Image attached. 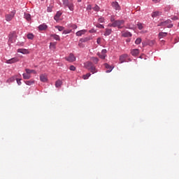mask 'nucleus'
I'll return each mask as SVG.
<instances>
[{"label":"nucleus","instance_id":"obj_52","mask_svg":"<svg viewBox=\"0 0 179 179\" xmlns=\"http://www.w3.org/2000/svg\"><path fill=\"white\" fill-rule=\"evenodd\" d=\"M155 3H157V2H160V0H152Z\"/></svg>","mask_w":179,"mask_h":179},{"label":"nucleus","instance_id":"obj_20","mask_svg":"<svg viewBox=\"0 0 179 179\" xmlns=\"http://www.w3.org/2000/svg\"><path fill=\"white\" fill-rule=\"evenodd\" d=\"M111 33H113V29L106 28L105 33L103 34V36H110V34H111Z\"/></svg>","mask_w":179,"mask_h":179},{"label":"nucleus","instance_id":"obj_40","mask_svg":"<svg viewBox=\"0 0 179 179\" xmlns=\"http://www.w3.org/2000/svg\"><path fill=\"white\" fill-rule=\"evenodd\" d=\"M98 22H99V23H104V22H105L104 17H99V18L98 19Z\"/></svg>","mask_w":179,"mask_h":179},{"label":"nucleus","instance_id":"obj_4","mask_svg":"<svg viewBox=\"0 0 179 179\" xmlns=\"http://www.w3.org/2000/svg\"><path fill=\"white\" fill-rule=\"evenodd\" d=\"M15 15H16V10H13L9 14H6L5 15L6 22H10L15 17Z\"/></svg>","mask_w":179,"mask_h":179},{"label":"nucleus","instance_id":"obj_36","mask_svg":"<svg viewBox=\"0 0 179 179\" xmlns=\"http://www.w3.org/2000/svg\"><path fill=\"white\" fill-rule=\"evenodd\" d=\"M92 62H94V64H98L99 62V58L97 57H92Z\"/></svg>","mask_w":179,"mask_h":179},{"label":"nucleus","instance_id":"obj_7","mask_svg":"<svg viewBox=\"0 0 179 179\" xmlns=\"http://www.w3.org/2000/svg\"><path fill=\"white\" fill-rule=\"evenodd\" d=\"M66 61H68V62H73L76 61V57L73 54L71 53L69 57L65 58Z\"/></svg>","mask_w":179,"mask_h":179},{"label":"nucleus","instance_id":"obj_11","mask_svg":"<svg viewBox=\"0 0 179 179\" xmlns=\"http://www.w3.org/2000/svg\"><path fill=\"white\" fill-rule=\"evenodd\" d=\"M104 66L106 69H108L106 71V73H110V72H111V71H113V69H114V67H112L111 66H110L108 64H104Z\"/></svg>","mask_w":179,"mask_h":179},{"label":"nucleus","instance_id":"obj_49","mask_svg":"<svg viewBox=\"0 0 179 179\" xmlns=\"http://www.w3.org/2000/svg\"><path fill=\"white\" fill-rule=\"evenodd\" d=\"M17 83L19 86H20V85H22V82L20 81V79H17Z\"/></svg>","mask_w":179,"mask_h":179},{"label":"nucleus","instance_id":"obj_22","mask_svg":"<svg viewBox=\"0 0 179 179\" xmlns=\"http://www.w3.org/2000/svg\"><path fill=\"white\" fill-rule=\"evenodd\" d=\"M62 15V13L58 11L54 17L55 20H59Z\"/></svg>","mask_w":179,"mask_h":179},{"label":"nucleus","instance_id":"obj_39","mask_svg":"<svg viewBox=\"0 0 179 179\" xmlns=\"http://www.w3.org/2000/svg\"><path fill=\"white\" fill-rule=\"evenodd\" d=\"M71 29H66L63 31L62 34H69V33H71Z\"/></svg>","mask_w":179,"mask_h":179},{"label":"nucleus","instance_id":"obj_32","mask_svg":"<svg viewBox=\"0 0 179 179\" xmlns=\"http://www.w3.org/2000/svg\"><path fill=\"white\" fill-rule=\"evenodd\" d=\"M27 37L29 40H33V38H34V35H33V34H29L27 35Z\"/></svg>","mask_w":179,"mask_h":179},{"label":"nucleus","instance_id":"obj_24","mask_svg":"<svg viewBox=\"0 0 179 179\" xmlns=\"http://www.w3.org/2000/svg\"><path fill=\"white\" fill-rule=\"evenodd\" d=\"M51 37H52V38H54L57 41H59L61 40V38L59 37V36H58L57 34H52Z\"/></svg>","mask_w":179,"mask_h":179},{"label":"nucleus","instance_id":"obj_17","mask_svg":"<svg viewBox=\"0 0 179 179\" xmlns=\"http://www.w3.org/2000/svg\"><path fill=\"white\" fill-rule=\"evenodd\" d=\"M160 15H162V12L160 11H154L151 15L152 17H158Z\"/></svg>","mask_w":179,"mask_h":179},{"label":"nucleus","instance_id":"obj_45","mask_svg":"<svg viewBox=\"0 0 179 179\" xmlns=\"http://www.w3.org/2000/svg\"><path fill=\"white\" fill-rule=\"evenodd\" d=\"M47 12H52V7H48Z\"/></svg>","mask_w":179,"mask_h":179},{"label":"nucleus","instance_id":"obj_55","mask_svg":"<svg viewBox=\"0 0 179 179\" xmlns=\"http://www.w3.org/2000/svg\"><path fill=\"white\" fill-rule=\"evenodd\" d=\"M127 29H132V27H127Z\"/></svg>","mask_w":179,"mask_h":179},{"label":"nucleus","instance_id":"obj_41","mask_svg":"<svg viewBox=\"0 0 179 179\" xmlns=\"http://www.w3.org/2000/svg\"><path fill=\"white\" fill-rule=\"evenodd\" d=\"M96 27H98V29H104V25L101 24H98L96 25Z\"/></svg>","mask_w":179,"mask_h":179},{"label":"nucleus","instance_id":"obj_31","mask_svg":"<svg viewBox=\"0 0 179 179\" xmlns=\"http://www.w3.org/2000/svg\"><path fill=\"white\" fill-rule=\"evenodd\" d=\"M92 9L95 12H99L100 10V7L98 5H95L94 7L92 8Z\"/></svg>","mask_w":179,"mask_h":179},{"label":"nucleus","instance_id":"obj_15","mask_svg":"<svg viewBox=\"0 0 179 179\" xmlns=\"http://www.w3.org/2000/svg\"><path fill=\"white\" fill-rule=\"evenodd\" d=\"M47 29H48V26H47V24H42L38 26V29L41 30V31L44 30H47Z\"/></svg>","mask_w":179,"mask_h":179},{"label":"nucleus","instance_id":"obj_8","mask_svg":"<svg viewBox=\"0 0 179 179\" xmlns=\"http://www.w3.org/2000/svg\"><path fill=\"white\" fill-rule=\"evenodd\" d=\"M16 62H19V58L17 57H13L6 61V64H16Z\"/></svg>","mask_w":179,"mask_h":179},{"label":"nucleus","instance_id":"obj_16","mask_svg":"<svg viewBox=\"0 0 179 179\" xmlns=\"http://www.w3.org/2000/svg\"><path fill=\"white\" fill-rule=\"evenodd\" d=\"M131 55H133V57H136V56L139 55V50L138 49H133L131 51Z\"/></svg>","mask_w":179,"mask_h":179},{"label":"nucleus","instance_id":"obj_13","mask_svg":"<svg viewBox=\"0 0 179 179\" xmlns=\"http://www.w3.org/2000/svg\"><path fill=\"white\" fill-rule=\"evenodd\" d=\"M92 38V36H87V37L80 38V41H81L82 43H87V41H90Z\"/></svg>","mask_w":179,"mask_h":179},{"label":"nucleus","instance_id":"obj_9","mask_svg":"<svg viewBox=\"0 0 179 179\" xmlns=\"http://www.w3.org/2000/svg\"><path fill=\"white\" fill-rule=\"evenodd\" d=\"M86 33H87V29L80 30L76 33V36H77V37H82V36L86 34Z\"/></svg>","mask_w":179,"mask_h":179},{"label":"nucleus","instance_id":"obj_5","mask_svg":"<svg viewBox=\"0 0 179 179\" xmlns=\"http://www.w3.org/2000/svg\"><path fill=\"white\" fill-rule=\"evenodd\" d=\"M111 5L115 10H117V12H120V10H121V6L117 1H113Z\"/></svg>","mask_w":179,"mask_h":179},{"label":"nucleus","instance_id":"obj_18","mask_svg":"<svg viewBox=\"0 0 179 179\" xmlns=\"http://www.w3.org/2000/svg\"><path fill=\"white\" fill-rule=\"evenodd\" d=\"M40 80L41 82H43L45 83L48 80V79L47 78V76H45V74H41L40 76Z\"/></svg>","mask_w":179,"mask_h":179},{"label":"nucleus","instance_id":"obj_33","mask_svg":"<svg viewBox=\"0 0 179 179\" xmlns=\"http://www.w3.org/2000/svg\"><path fill=\"white\" fill-rule=\"evenodd\" d=\"M92 76V74H90V73H88L85 75H84L83 76V79L86 80V79H89V78H90V76Z\"/></svg>","mask_w":179,"mask_h":179},{"label":"nucleus","instance_id":"obj_27","mask_svg":"<svg viewBox=\"0 0 179 179\" xmlns=\"http://www.w3.org/2000/svg\"><path fill=\"white\" fill-rule=\"evenodd\" d=\"M62 85V81H61L59 80L56 81V83H55L56 87H61Z\"/></svg>","mask_w":179,"mask_h":179},{"label":"nucleus","instance_id":"obj_34","mask_svg":"<svg viewBox=\"0 0 179 179\" xmlns=\"http://www.w3.org/2000/svg\"><path fill=\"white\" fill-rule=\"evenodd\" d=\"M141 43H142V38H138L135 41V44L139 45V44H141Z\"/></svg>","mask_w":179,"mask_h":179},{"label":"nucleus","instance_id":"obj_1","mask_svg":"<svg viewBox=\"0 0 179 179\" xmlns=\"http://www.w3.org/2000/svg\"><path fill=\"white\" fill-rule=\"evenodd\" d=\"M64 8H68L69 10L73 11L75 6L72 0H62Z\"/></svg>","mask_w":179,"mask_h":179},{"label":"nucleus","instance_id":"obj_42","mask_svg":"<svg viewBox=\"0 0 179 179\" xmlns=\"http://www.w3.org/2000/svg\"><path fill=\"white\" fill-rule=\"evenodd\" d=\"M69 69H70V71H76V67H75V66H73V65H71V66H70Z\"/></svg>","mask_w":179,"mask_h":179},{"label":"nucleus","instance_id":"obj_43","mask_svg":"<svg viewBox=\"0 0 179 179\" xmlns=\"http://www.w3.org/2000/svg\"><path fill=\"white\" fill-rule=\"evenodd\" d=\"M101 54L103 55H106V54H107V50L103 49L101 50Z\"/></svg>","mask_w":179,"mask_h":179},{"label":"nucleus","instance_id":"obj_29","mask_svg":"<svg viewBox=\"0 0 179 179\" xmlns=\"http://www.w3.org/2000/svg\"><path fill=\"white\" fill-rule=\"evenodd\" d=\"M25 72L27 73H29V75H30V73H36V71L34 70H31V69H26Z\"/></svg>","mask_w":179,"mask_h":179},{"label":"nucleus","instance_id":"obj_19","mask_svg":"<svg viewBox=\"0 0 179 179\" xmlns=\"http://www.w3.org/2000/svg\"><path fill=\"white\" fill-rule=\"evenodd\" d=\"M24 17L27 20V22H30L31 20V15L29 13H24Z\"/></svg>","mask_w":179,"mask_h":179},{"label":"nucleus","instance_id":"obj_21","mask_svg":"<svg viewBox=\"0 0 179 179\" xmlns=\"http://www.w3.org/2000/svg\"><path fill=\"white\" fill-rule=\"evenodd\" d=\"M122 37H132V34L128 31H126L125 32L122 33Z\"/></svg>","mask_w":179,"mask_h":179},{"label":"nucleus","instance_id":"obj_44","mask_svg":"<svg viewBox=\"0 0 179 179\" xmlns=\"http://www.w3.org/2000/svg\"><path fill=\"white\" fill-rule=\"evenodd\" d=\"M50 48H55V43H50Z\"/></svg>","mask_w":179,"mask_h":179},{"label":"nucleus","instance_id":"obj_46","mask_svg":"<svg viewBox=\"0 0 179 179\" xmlns=\"http://www.w3.org/2000/svg\"><path fill=\"white\" fill-rule=\"evenodd\" d=\"M87 10H92V5H88L87 6Z\"/></svg>","mask_w":179,"mask_h":179},{"label":"nucleus","instance_id":"obj_25","mask_svg":"<svg viewBox=\"0 0 179 179\" xmlns=\"http://www.w3.org/2000/svg\"><path fill=\"white\" fill-rule=\"evenodd\" d=\"M24 83L27 84L28 86H31V85H34V80H30L24 81Z\"/></svg>","mask_w":179,"mask_h":179},{"label":"nucleus","instance_id":"obj_30","mask_svg":"<svg viewBox=\"0 0 179 179\" xmlns=\"http://www.w3.org/2000/svg\"><path fill=\"white\" fill-rule=\"evenodd\" d=\"M137 27L138 30H142V29H143V24L141 22H138Z\"/></svg>","mask_w":179,"mask_h":179},{"label":"nucleus","instance_id":"obj_57","mask_svg":"<svg viewBox=\"0 0 179 179\" xmlns=\"http://www.w3.org/2000/svg\"><path fill=\"white\" fill-rule=\"evenodd\" d=\"M78 45H80V47H82V45H80V43H79Z\"/></svg>","mask_w":179,"mask_h":179},{"label":"nucleus","instance_id":"obj_50","mask_svg":"<svg viewBox=\"0 0 179 179\" xmlns=\"http://www.w3.org/2000/svg\"><path fill=\"white\" fill-rule=\"evenodd\" d=\"M110 22H112V23H114V22H115V19L114 18V17H112L110 18Z\"/></svg>","mask_w":179,"mask_h":179},{"label":"nucleus","instance_id":"obj_53","mask_svg":"<svg viewBox=\"0 0 179 179\" xmlns=\"http://www.w3.org/2000/svg\"><path fill=\"white\" fill-rule=\"evenodd\" d=\"M78 2H82V0H77Z\"/></svg>","mask_w":179,"mask_h":179},{"label":"nucleus","instance_id":"obj_56","mask_svg":"<svg viewBox=\"0 0 179 179\" xmlns=\"http://www.w3.org/2000/svg\"><path fill=\"white\" fill-rule=\"evenodd\" d=\"M108 26H110L111 27V24H109Z\"/></svg>","mask_w":179,"mask_h":179},{"label":"nucleus","instance_id":"obj_3","mask_svg":"<svg viewBox=\"0 0 179 179\" xmlns=\"http://www.w3.org/2000/svg\"><path fill=\"white\" fill-rule=\"evenodd\" d=\"M158 27H164L166 26V27H168V29H171L173 27V24H171V20H167L166 21L164 22H161L158 25Z\"/></svg>","mask_w":179,"mask_h":179},{"label":"nucleus","instance_id":"obj_2","mask_svg":"<svg viewBox=\"0 0 179 179\" xmlns=\"http://www.w3.org/2000/svg\"><path fill=\"white\" fill-rule=\"evenodd\" d=\"M125 23L124 20H117L112 22L110 27H117V29H122V26Z\"/></svg>","mask_w":179,"mask_h":179},{"label":"nucleus","instance_id":"obj_35","mask_svg":"<svg viewBox=\"0 0 179 179\" xmlns=\"http://www.w3.org/2000/svg\"><path fill=\"white\" fill-rule=\"evenodd\" d=\"M99 58L101 59H106V57H107V55H103V54H98Z\"/></svg>","mask_w":179,"mask_h":179},{"label":"nucleus","instance_id":"obj_10","mask_svg":"<svg viewBox=\"0 0 179 179\" xmlns=\"http://www.w3.org/2000/svg\"><path fill=\"white\" fill-rule=\"evenodd\" d=\"M127 58H128V55H122L119 58L120 64H124V62H126L125 59H127Z\"/></svg>","mask_w":179,"mask_h":179},{"label":"nucleus","instance_id":"obj_37","mask_svg":"<svg viewBox=\"0 0 179 179\" xmlns=\"http://www.w3.org/2000/svg\"><path fill=\"white\" fill-rule=\"evenodd\" d=\"M155 40L150 41L148 42V45H150V47H152V46L155 45Z\"/></svg>","mask_w":179,"mask_h":179},{"label":"nucleus","instance_id":"obj_23","mask_svg":"<svg viewBox=\"0 0 179 179\" xmlns=\"http://www.w3.org/2000/svg\"><path fill=\"white\" fill-rule=\"evenodd\" d=\"M89 71H90L92 73H96L97 72V69H96V66H94V65H92Z\"/></svg>","mask_w":179,"mask_h":179},{"label":"nucleus","instance_id":"obj_48","mask_svg":"<svg viewBox=\"0 0 179 179\" xmlns=\"http://www.w3.org/2000/svg\"><path fill=\"white\" fill-rule=\"evenodd\" d=\"M96 43H97V44H100L101 43V38H98L97 40H96Z\"/></svg>","mask_w":179,"mask_h":179},{"label":"nucleus","instance_id":"obj_51","mask_svg":"<svg viewBox=\"0 0 179 179\" xmlns=\"http://www.w3.org/2000/svg\"><path fill=\"white\" fill-rule=\"evenodd\" d=\"M71 27H72V29H78V25H76V24H73V25L71 26Z\"/></svg>","mask_w":179,"mask_h":179},{"label":"nucleus","instance_id":"obj_6","mask_svg":"<svg viewBox=\"0 0 179 179\" xmlns=\"http://www.w3.org/2000/svg\"><path fill=\"white\" fill-rule=\"evenodd\" d=\"M16 37V32H10L8 35V43H13Z\"/></svg>","mask_w":179,"mask_h":179},{"label":"nucleus","instance_id":"obj_54","mask_svg":"<svg viewBox=\"0 0 179 179\" xmlns=\"http://www.w3.org/2000/svg\"><path fill=\"white\" fill-rule=\"evenodd\" d=\"M90 33H93V31L92 30H90Z\"/></svg>","mask_w":179,"mask_h":179},{"label":"nucleus","instance_id":"obj_58","mask_svg":"<svg viewBox=\"0 0 179 179\" xmlns=\"http://www.w3.org/2000/svg\"><path fill=\"white\" fill-rule=\"evenodd\" d=\"M41 1H44V0H41Z\"/></svg>","mask_w":179,"mask_h":179},{"label":"nucleus","instance_id":"obj_28","mask_svg":"<svg viewBox=\"0 0 179 179\" xmlns=\"http://www.w3.org/2000/svg\"><path fill=\"white\" fill-rule=\"evenodd\" d=\"M22 76L24 78V79H30L31 76H30V74L29 73H24L22 74Z\"/></svg>","mask_w":179,"mask_h":179},{"label":"nucleus","instance_id":"obj_38","mask_svg":"<svg viewBox=\"0 0 179 179\" xmlns=\"http://www.w3.org/2000/svg\"><path fill=\"white\" fill-rule=\"evenodd\" d=\"M55 28L57 29L59 31H62L64 30V27L56 26Z\"/></svg>","mask_w":179,"mask_h":179},{"label":"nucleus","instance_id":"obj_12","mask_svg":"<svg viewBox=\"0 0 179 179\" xmlns=\"http://www.w3.org/2000/svg\"><path fill=\"white\" fill-rule=\"evenodd\" d=\"M17 52L26 55V54H29V50H27V49L20 48L17 50Z\"/></svg>","mask_w":179,"mask_h":179},{"label":"nucleus","instance_id":"obj_26","mask_svg":"<svg viewBox=\"0 0 179 179\" xmlns=\"http://www.w3.org/2000/svg\"><path fill=\"white\" fill-rule=\"evenodd\" d=\"M167 36L166 32H159V38H163L164 37H166Z\"/></svg>","mask_w":179,"mask_h":179},{"label":"nucleus","instance_id":"obj_14","mask_svg":"<svg viewBox=\"0 0 179 179\" xmlns=\"http://www.w3.org/2000/svg\"><path fill=\"white\" fill-rule=\"evenodd\" d=\"M85 66L86 68V69H87L88 71L90 70V69L93 66V63H92V62H87L85 64Z\"/></svg>","mask_w":179,"mask_h":179},{"label":"nucleus","instance_id":"obj_47","mask_svg":"<svg viewBox=\"0 0 179 179\" xmlns=\"http://www.w3.org/2000/svg\"><path fill=\"white\" fill-rule=\"evenodd\" d=\"M171 20H178V17H177V16H173V17H171Z\"/></svg>","mask_w":179,"mask_h":179}]
</instances>
